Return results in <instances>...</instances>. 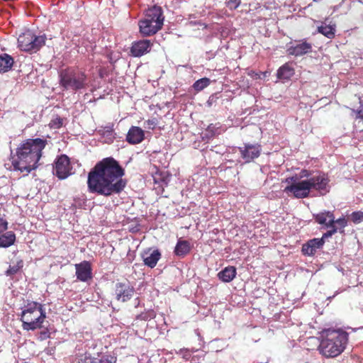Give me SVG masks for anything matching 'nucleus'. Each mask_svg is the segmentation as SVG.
Here are the masks:
<instances>
[{
  "label": "nucleus",
  "instance_id": "nucleus-1",
  "mask_svg": "<svg viewBox=\"0 0 363 363\" xmlns=\"http://www.w3.org/2000/svg\"><path fill=\"white\" fill-rule=\"evenodd\" d=\"M124 169L113 157H106L97 162L87 177L89 191L104 196L118 194L125 189L127 182L123 179Z\"/></svg>",
  "mask_w": 363,
  "mask_h": 363
},
{
  "label": "nucleus",
  "instance_id": "nucleus-2",
  "mask_svg": "<svg viewBox=\"0 0 363 363\" xmlns=\"http://www.w3.org/2000/svg\"><path fill=\"white\" fill-rule=\"evenodd\" d=\"M286 182L291 183L285 187L284 191L291 193L296 199H306L310 196L312 190L324 196L330 191V179L321 172L312 175V171L303 169L295 176L286 179Z\"/></svg>",
  "mask_w": 363,
  "mask_h": 363
},
{
  "label": "nucleus",
  "instance_id": "nucleus-3",
  "mask_svg": "<svg viewBox=\"0 0 363 363\" xmlns=\"http://www.w3.org/2000/svg\"><path fill=\"white\" fill-rule=\"evenodd\" d=\"M48 145V140L43 138L27 139L16 150L12 157V165L15 170L30 173L38 167L43 149Z\"/></svg>",
  "mask_w": 363,
  "mask_h": 363
},
{
  "label": "nucleus",
  "instance_id": "nucleus-4",
  "mask_svg": "<svg viewBox=\"0 0 363 363\" xmlns=\"http://www.w3.org/2000/svg\"><path fill=\"white\" fill-rule=\"evenodd\" d=\"M318 351L325 358H335L346 349L349 334L342 329H323L319 333Z\"/></svg>",
  "mask_w": 363,
  "mask_h": 363
},
{
  "label": "nucleus",
  "instance_id": "nucleus-5",
  "mask_svg": "<svg viewBox=\"0 0 363 363\" xmlns=\"http://www.w3.org/2000/svg\"><path fill=\"white\" fill-rule=\"evenodd\" d=\"M46 313L43 305L37 301H28L22 309L20 320L24 330H35L43 327Z\"/></svg>",
  "mask_w": 363,
  "mask_h": 363
},
{
  "label": "nucleus",
  "instance_id": "nucleus-6",
  "mask_svg": "<svg viewBox=\"0 0 363 363\" xmlns=\"http://www.w3.org/2000/svg\"><path fill=\"white\" fill-rule=\"evenodd\" d=\"M60 84L65 90L77 91L88 87V76L85 72L74 67L62 69L59 74Z\"/></svg>",
  "mask_w": 363,
  "mask_h": 363
},
{
  "label": "nucleus",
  "instance_id": "nucleus-7",
  "mask_svg": "<svg viewBox=\"0 0 363 363\" xmlns=\"http://www.w3.org/2000/svg\"><path fill=\"white\" fill-rule=\"evenodd\" d=\"M164 17L160 7L153 6L147 10L145 17L138 23L140 34L143 37L152 36L162 27Z\"/></svg>",
  "mask_w": 363,
  "mask_h": 363
},
{
  "label": "nucleus",
  "instance_id": "nucleus-8",
  "mask_svg": "<svg viewBox=\"0 0 363 363\" xmlns=\"http://www.w3.org/2000/svg\"><path fill=\"white\" fill-rule=\"evenodd\" d=\"M45 35L37 36L30 30H27L19 35L18 44L23 51L35 52L45 45Z\"/></svg>",
  "mask_w": 363,
  "mask_h": 363
},
{
  "label": "nucleus",
  "instance_id": "nucleus-9",
  "mask_svg": "<svg viewBox=\"0 0 363 363\" xmlns=\"http://www.w3.org/2000/svg\"><path fill=\"white\" fill-rule=\"evenodd\" d=\"M72 166L68 156L61 155L56 158L53 167V174L59 179H67L72 174Z\"/></svg>",
  "mask_w": 363,
  "mask_h": 363
},
{
  "label": "nucleus",
  "instance_id": "nucleus-10",
  "mask_svg": "<svg viewBox=\"0 0 363 363\" xmlns=\"http://www.w3.org/2000/svg\"><path fill=\"white\" fill-rule=\"evenodd\" d=\"M241 157L245 163H250L261 155L262 147L259 144L245 143L238 147Z\"/></svg>",
  "mask_w": 363,
  "mask_h": 363
},
{
  "label": "nucleus",
  "instance_id": "nucleus-11",
  "mask_svg": "<svg viewBox=\"0 0 363 363\" xmlns=\"http://www.w3.org/2000/svg\"><path fill=\"white\" fill-rule=\"evenodd\" d=\"M134 294V288L128 284L118 282L115 285L114 295L118 301L126 302L132 298Z\"/></svg>",
  "mask_w": 363,
  "mask_h": 363
},
{
  "label": "nucleus",
  "instance_id": "nucleus-12",
  "mask_svg": "<svg viewBox=\"0 0 363 363\" xmlns=\"http://www.w3.org/2000/svg\"><path fill=\"white\" fill-rule=\"evenodd\" d=\"M152 43L150 40H140L132 43L130 53L133 57H140L148 53L152 48Z\"/></svg>",
  "mask_w": 363,
  "mask_h": 363
},
{
  "label": "nucleus",
  "instance_id": "nucleus-13",
  "mask_svg": "<svg viewBox=\"0 0 363 363\" xmlns=\"http://www.w3.org/2000/svg\"><path fill=\"white\" fill-rule=\"evenodd\" d=\"M76 276L81 281H87L92 279V268L89 262L83 261L75 264Z\"/></svg>",
  "mask_w": 363,
  "mask_h": 363
},
{
  "label": "nucleus",
  "instance_id": "nucleus-14",
  "mask_svg": "<svg viewBox=\"0 0 363 363\" xmlns=\"http://www.w3.org/2000/svg\"><path fill=\"white\" fill-rule=\"evenodd\" d=\"M325 243L323 239L313 238L302 245L301 251L304 255L313 256Z\"/></svg>",
  "mask_w": 363,
  "mask_h": 363
},
{
  "label": "nucleus",
  "instance_id": "nucleus-15",
  "mask_svg": "<svg viewBox=\"0 0 363 363\" xmlns=\"http://www.w3.org/2000/svg\"><path fill=\"white\" fill-rule=\"evenodd\" d=\"M312 51V45L306 40L296 45H291L286 50L288 55L295 57L302 56Z\"/></svg>",
  "mask_w": 363,
  "mask_h": 363
},
{
  "label": "nucleus",
  "instance_id": "nucleus-16",
  "mask_svg": "<svg viewBox=\"0 0 363 363\" xmlns=\"http://www.w3.org/2000/svg\"><path fill=\"white\" fill-rule=\"evenodd\" d=\"M144 138V130L138 126H131L126 135V141L131 145L139 144Z\"/></svg>",
  "mask_w": 363,
  "mask_h": 363
},
{
  "label": "nucleus",
  "instance_id": "nucleus-17",
  "mask_svg": "<svg viewBox=\"0 0 363 363\" xmlns=\"http://www.w3.org/2000/svg\"><path fill=\"white\" fill-rule=\"evenodd\" d=\"M142 257L145 265L154 268L161 258V253L159 250H151V249H149L144 252Z\"/></svg>",
  "mask_w": 363,
  "mask_h": 363
},
{
  "label": "nucleus",
  "instance_id": "nucleus-18",
  "mask_svg": "<svg viewBox=\"0 0 363 363\" xmlns=\"http://www.w3.org/2000/svg\"><path fill=\"white\" fill-rule=\"evenodd\" d=\"M313 218L315 223L325 225V227L329 224L331 225L335 222V216L333 211H323L318 213L313 214Z\"/></svg>",
  "mask_w": 363,
  "mask_h": 363
},
{
  "label": "nucleus",
  "instance_id": "nucleus-19",
  "mask_svg": "<svg viewBox=\"0 0 363 363\" xmlns=\"http://www.w3.org/2000/svg\"><path fill=\"white\" fill-rule=\"evenodd\" d=\"M117 357L115 354H103L99 357H86L84 363H116Z\"/></svg>",
  "mask_w": 363,
  "mask_h": 363
},
{
  "label": "nucleus",
  "instance_id": "nucleus-20",
  "mask_svg": "<svg viewBox=\"0 0 363 363\" xmlns=\"http://www.w3.org/2000/svg\"><path fill=\"white\" fill-rule=\"evenodd\" d=\"M236 274V268L233 266H229L221 270L218 274V277L223 282H230L235 277Z\"/></svg>",
  "mask_w": 363,
  "mask_h": 363
},
{
  "label": "nucleus",
  "instance_id": "nucleus-21",
  "mask_svg": "<svg viewBox=\"0 0 363 363\" xmlns=\"http://www.w3.org/2000/svg\"><path fill=\"white\" fill-rule=\"evenodd\" d=\"M190 250L191 245L189 241L179 240L174 248V254L178 257H183L189 254Z\"/></svg>",
  "mask_w": 363,
  "mask_h": 363
},
{
  "label": "nucleus",
  "instance_id": "nucleus-22",
  "mask_svg": "<svg viewBox=\"0 0 363 363\" xmlns=\"http://www.w3.org/2000/svg\"><path fill=\"white\" fill-rule=\"evenodd\" d=\"M294 74V69L289 63H285L277 70V76L279 79H289Z\"/></svg>",
  "mask_w": 363,
  "mask_h": 363
},
{
  "label": "nucleus",
  "instance_id": "nucleus-23",
  "mask_svg": "<svg viewBox=\"0 0 363 363\" xmlns=\"http://www.w3.org/2000/svg\"><path fill=\"white\" fill-rule=\"evenodd\" d=\"M16 242V235L12 231L6 232L0 236V247H9Z\"/></svg>",
  "mask_w": 363,
  "mask_h": 363
},
{
  "label": "nucleus",
  "instance_id": "nucleus-24",
  "mask_svg": "<svg viewBox=\"0 0 363 363\" xmlns=\"http://www.w3.org/2000/svg\"><path fill=\"white\" fill-rule=\"evenodd\" d=\"M14 63L13 59L8 54L0 55V73L8 72Z\"/></svg>",
  "mask_w": 363,
  "mask_h": 363
},
{
  "label": "nucleus",
  "instance_id": "nucleus-25",
  "mask_svg": "<svg viewBox=\"0 0 363 363\" xmlns=\"http://www.w3.org/2000/svg\"><path fill=\"white\" fill-rule=\"evenodd\" d=\"M318 33L323 34L324 36L329 39H333L335 37V26L333 25H321L318 27Z\"/></svg>",
  "mask_w": 363,
  "mask_h": 363
},
{
  "label": "nucleus",
  "instance_id": "nucleus-26",
  "mask_svg": "<svg viewBox=\"0 0 363 363\" xmlns=\"http://www.w3.org/2000/svg\"><path fill=\"white\" fill-rule=\"evenodd\" d=\"M219 127L216 125V124H210L205 130L202 133V138L203 140H209L216 135L219 134L218 132Z\"/></svg>",
  "mask_w": 363,
  "mask_h": 363
},
{
  "label": "nucleus",
  "instance_id": "nucleus-27",
  "mask_svg": "<svg viewBox=\"0 0 363 363\" xmlns=\"http://www.w3.org/2000/svg\"><path fill=\"white\" fill-rule=\"evenodd\" d=\"M23 267V261L21 259L17 260L16 263L13 265H10L8 269L5 272V274L8 277H11L19 272Z\"/></svg>",
  "mask_w": 363,
  "mask_h": 363
},
{
  "label": "nucleus",
  "instance_id": "nucleus-28",
  "mask_svg": "<svg viewBox=\"0 0 363 363\" xmlns=\"http://www.w3.org/2000/svg\"><path fill=\"white\" fill-rule=\"evenodd\" d=\"M210 79L207 77L201 78L194 83L193 88L196 91H200L207 87L210 84Z\"/></svg>",
  "mask_w": 363,
  "mask_h": 363
},
{
  "label": "nucleus",
  "instance_id": "nucleus-29",
  "mask_svg": "<svg viewBox=\"0 0 363 363\" xmlns=\"http://www.w3.org/2000/svg\"><path fill=\"white\" fill-rule=\"evenodd\" d=\"M101 131V135L106 138L107 143H111L115 138L114 130L111 127H106Z\"/></svg>",
  "mask_w": 363,
  "mask_h": 363
},
{
  "label": "nucleus",
  "instance_id": "nucleus-30",
  "mask_svg": "<svg viewBox=\"0 0 363 363\" xmlns=\"http://www.w3.org/2000/svg\"><path fill=\"white\" fill-rule=\"evenodd\" d=\"M64 123V119L56 115L49 123L48 125L51 129H59Z\"/></svg>",
  "mask_w": 363,
  "mask_h": 363
},
{
  "label": "nucleus",
  "instance_id": "nucleus-31",
  "mask_svg": "<svg viewBox=\"0 0 363 363\" xmlns=\"http://www.w3.org/2000/svg\"><path fill=\"white\" fill-rule=\"evenodd\" d=\"M334 223L336 226L338 227L339 232L341 234H344V228L347 225V220L344 216H342L337 220H335Z\"/></svg>",
  "mask_w": 363,
  "mask_h": 363
},
{
  "label": "nucleus",
  "instance_id": "nucleus-32",
  "mask_svg": "<svg viewBox=\"0 0 363 363\" xmlns=\"http://www.w3.org/2000/svg\"><path fill=\"white\" fill-rule=\"evenodd\" d=\"M351 220L354 223H359L363 220V212L354 211L350 215Z\"/></svg>",
  "mask_w": 363,
  "mask_h": 363
},
{
  "label": "nucleus",
  "instance_id": "nucleus-33",
  "mask_svg": "<svg viewBox=\"0 0 363 363\" xmlns=\"http://www.w3.org/2000/svg\"><path fill=\"white\" fill-rule=\"evenodd\" d=\"M157 124V121L156 118L152 119H148L145 122V128L150 129V130H154Z\"/></svg>",
  "mask_w": 363,
  "mask_h": 363
},
{
  "label": "nucleus",
  "instance_id": "nucleus-34",
  "mask_svg": "<svg viewBox=\"0 0 363 363\" xmlns=\"http://www.w3.org/2000/svg\"><path fill=\"white\" fill-rule=\"evenodd\" d=\"M359 107L357 110L352 109V112L357 113L356 118L363 120V104L362 103L361 99L359 98Z\"/></svg>",
  "mask_w": 363,
  "mask_h": 363
},
{
  "label": "nucleus",
  "instance_id": "nucleus-35",
  "mask_svg": "<svg viewBox=\"0 0 363 363\" xmlns=\"http://www.w3.org/2000/svg\"><path fill=\"white\" fill-rule=\"evenodd\" d=\"M8 228V222L7 220L0 216V235L4 233L5 230H6Z\"/></svg>",
  "mask_w": 363,
  "mask_h": 363
},
{
  "label": "nucleus",
  "instance_id": "nucleus-36",
  "mask_svg": "<svg viewBox=\"0 0 363 363\" xmlns=\"http://www.w3.org/2000/svg\"><path fill=\"white\" fill-rule=\"evenodd\" d=\"M241 3V0H229L228 2V6L230 9H236Z\"/></svg>",
  "mask_w": 363,
  "mask_h": 363
},
{
  "label": "nucleus",
  "instance_id": "nucleus-37",
  "mask_svg": "<svg viewBox=\"0 0 363 363\" xmlns=\"http://www.w3.org/2000/svg\"><path fill=\"white\" fill-rule=\"evenodd\" d=\"M326 228H330L329 230L332 233L333 235H335L337 231H339L338 227L336 226L334 223H333L331 225H329V224H328Z\"/></svg>",
  "mask_w": 363,
  "mask_h": 363
},
{
  "label": "nucleus",
  "instance_id": "nucleus-38",
  "mask_svg": "<svg viewBox=\"0 0 363 363\" xmlns=\"http://www.w3.org/2000/svg\"><path fill=\"white\" fill-rule=\"evenodd\" d=\"M333 235L332 234V233L330 230H328L326 233H323V235L320 239H323V240L325 241V238H330Z\"/></svg>",
  "mask_w": 363,
  "mask_h": 363
},
{
  "label": "nucleus",
  "instance_id": "nucleus-39",
  "mask_svg": "<svg viewBox=\"0 0 363 363\" xmlns=\"http://www.w3.org/2000/svg\"><path fill=\"white\" fill-rule=\"evenodd\" d=\"M48 331H43V332H41L40 333V335L43 337V338H46L48 337Z\"/></svg>",
  "mask_w": 363,
  "mask_h": 363
}]
</instances>
